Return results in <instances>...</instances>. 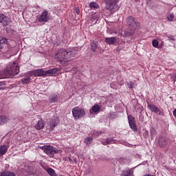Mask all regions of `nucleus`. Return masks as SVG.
Wrapping results in <instances>:
<instances>
[{
  "mask_svg": "<svg viewBox=\"0 0 176 176\" xmlns=\"http://www.w3.org/2000/svg\"><path fill=\"white\" fill-rule=\"evenodd\" d=\"M78 54V48H69L67 50L65 49H60L56 51L54 58L56 61H59L60 64H66L69 61H71L72 58L75 57Z\"/></svg>",
  "mask_w": 176,
  "mask_h": 176,
  "instance_id": "obj_1",
  "label": "nucleus"
},
{
  "mask_svg": "<svg viewBox=\"0 0 176 176\" xmlns=\"http://www.w3.org/2000/svg\"><path fill=\"white\" fill-rule=\"evenodd\" d=\"M0 52L12 54V47L8 42V38L3 37L0 39Z\"/></svg>",
  "mask_w": 176,
  "mask_h": 176,
  "instance_id": "obj_2",
  "label": "nucleus"
},
{
  "mask_svg": "<svg viewBox=\"0 0 176 176\" xmlns=\"http://www.w3.org/2000/svg\"><path fill=\"white\" fill-rule=\"evenodd\" d=\"M126 24L129 30H137V28L141 27V25L138 22L137 19L133 16H129L126 18Z\"/></svg>",
  "mask_w": 176,
  "mask_h": 176,
  "instance_id": "obj_3",
  "label": "nucleus"
},
{
  "mask_svg": "<svg viewBox=\"0 0 176 176\" xmlns=\"http://www.w3.org/2000/svg\"><path fill=\"white\" fill-rule=\"evenodd\" d=\"M40 149H41V151H43L44 153H46V155H47V156H49L50 157H54V155L58 153V149L50 145L40 146Z\"/></svg>",
  "mask_w": 176,
  "mask_h": 176,
  "instance_id": "obj_4",
  "label": "nucleus"
},
{
  "mask_svg": "<svg viewBox=\"0 0 176 176\" xmlns=\"http://www.w3.org/2000/svg\"><path fill=\"white\" fill-rule=\"evenodd\" d=\"M19 71H20L19 64L14 62L13 63H10L7 65L6 72L9 74V75L14 76V75H17V74H19Z\"/></svg>",
  "mask_w": 176,
  "mask_h": 176,
  "instance_id": "obj_5",
  "label": "nucleus"
},
{
  "mask_svg": "<svg viewBox=\"0 0 176 176\" xmlns=\"http://www.w3.org/2000/svg\"><path fill=\"white\" fill-rule=\"evenodd\" d=\"M72 112L75 120H78V119H80L86 115L85 110L79 107L73 108Z\"/></svg>",
  "mask_w": 176,
  "mask_h": 176,
  "instance_id": "obj_6",
  "label": "nucleus"
},
{
  "mask_svg": "<svg viewBox=\"0 0 176 176\" xmlns=\"http://www.w3.org/2000/svg\"><path fill=\"white\" fill-rule=\"evenodd\" d=\"M106 9L116 12L119 10V6L118 5V0H107L106 1Z\"/></svg>",
  "mask_w": 176,
  "mask_h": 176,
  "instance_id": "obj_7",
  "label": "nucleus"
},
{
  "mask_svg": "<svg viewBox=\"0 0 176 176\" xmlns=\"http://www.w3.org/2000/svg\"><path fill=\"white\" fill-rule=\"evenodd\" d=\"M38 23H47L50 20L49 12L46 10L43 11L40 15L37 16Z\"/></svg>",
  "mask_w": 176,
  "mask_h": 176,
  "instance_id": "obj_8",
  "label": "nucleus"
},
{
  "mask_svg": "<svg viewBox=\"0 0 176 176\" xmlns=\"http://www.w3.org/2000/svg\"><path fill=\"white\" fill-rule=\"evenodd\" d=\"M10 23H12V21L9 16H7L4 14H0V23L2 24L3 27H8Z\"/></svg>",
  "mask_w": 176,
  "mask_h": 176,
  "instance_id": "obj_9",
  "label": "nucleus"
},
{
  "mask_svg": "<svg viewBox=\"0 0 176 176\" xmlns=\"http://www.w3.org/2000/svg\"><path fill=\"white\" fill-rule=\"evenodd\" d=\"M128 120L131 129H132L133 131H137L138 129H137V124H135V118L133 117V116L129 115Z\"/></svg>",
  "mask_w": 176,
  "mask_h": 176,
  "instance_id": "obj_10",
  "label": "nucleus"
},
{
  "mask_svg": "<svg viewBox=\"0 0 176 176\" xmlns=\"http://www.w3.org/2000/svg\"><path fill=\"white\" fill-rule=\"evenodd\" d=\"M128 120L131 129H132L133 131H137L138 129H137V124H135V118L133 117V116L129 115Z\"/></svg>",
  "mask_w": 176,
  "mask_h": 176,
  "instance_id": "obj_11",
  "label": "nucleus"
},
{
  "mask_svg": "<svg viewBox=\"0 0 176 176\" xmlns=\"http://www.w3.org/2000/svg\"><path fill=\"white\" fill-rule=\"evenodd\" d=\"M168 144V139L166 136H160L158 140V145L160 148H166Z\"/></svg>",
  "mask_w": 176,
  "mask_h": 176,
  "instance_id": "obj_12",
  "label": "nucleus"
},
{
  "mask_svg": "<svg viewBox=\"0 0 176 176\" xmlns=\"http://www.w3.org/2000/svg\"><path fill=\"white\" fill-rule=\"evenodd\" d=\"M147 108H148V109H150V111L151 112H153L154 113H157V112H159V115H162V111L160 110V109L149 103V102H147Z\"/></svg>",
  "mask_w": 176,
  "mask_h": 176,
  "instance_id": "obj_13",
  "label": "nucleus"
},
{
  "mask_svg": "<svg viewBox=\"0 0 176 176\" xmlns=\"http://www.w3.org/2000/svg\"><path fill=\"white\" fill-rule=\"evenodd\" d=\"M32 73H33V75L34 76H43V78L46 76V72H45L43 69L34 70V72H32Z\"/></svg>",
  "mask_w": 176,
  "mask_h": 176,
  "instance_id": "obj_14",
  "label": "nucleus"
},
{
  "mask_svg": "<svg viewBox=\"0 0 176 176\" xmlns=\"http://www.w3.org/2000/svg\"><path fill=\"white\" fill-rule=\"evenodd\" d=\"M121 176H134V170L133 168H126L122 170Z\"/></svg>",
  "mask_w": 176,
  "mask_h": 176,
  "instance_id": "obj_15",
  "label": "nucleus"
},
{
  "mask_svg": "<svg viewBox=\"0 0 176 176\" xmlns=\"http://www.w3.org/2000/svg\"><path fill=\"white\" fill-rule=\"evenodd\" d=\"M136 29H129L128 28L127 30H124V36H133L134 34H135Z\"/></svg>",
  "mask_w": 176,
  "mask_h": 176,
  "instance_id": "obj_16",
  "label": "nucleus"
},
{
  "mask_svg": "<svg viewBox=\"0 0 176 176\" xmlns=\"http://www.w3.org/2000/svg\"><path fill=\"white\" fill-rule=\"evenodd\" d=\"M49 100L50 104H54V102H57V101H58V95L56 94H51Z\"/></svg>",
  "mask_w": 176,
  "mask_h": 176,
  "instance_id": "obj_17",
  "label": "nucleus"
},
{
  "mask_svg": "<svg viewBox=\"0 0 176 176\" xmlns=\"http://www.w3.org/2000/svg\"><path fill=\"white\" fill-rule=\"evenodd\" d=\"M57 72H58V68H53L51 69H49L47 71L45 72V75L46 76H52V75H54L56 74H57Z\"/></svg>",
  "mask_w": 176,
  "mask_h": 176,
  "instance_id": "obj_18",
  "label": "nucleus"
},
{
  "mask_svg": "<svg viewBox=\"0 0 176 176\" xmlns=\"http://www.w3.org/2000/svg\"><path fill=\"white\" fill-rule=\"evenodd\" d=\"M9 122V117L6 116H0V126L3 124H6Z\"/></svg>",
  "mask_w": 176,
  "mask_h": 176,
  "instance_id": "obj_19",
  "label": "nucleus"
},
{
  "mask_svg": "<svg viewBox=\"0 0 176 176\" xmlns=\"http://www.w3.org/2000/svg\"><path fill=\"white\" fill-rule=\"evenodd\" d=\"M34 127L36 130H42L43 127H45V124L43 123V120H40L38 122L34 125Z\"/></svg>",
  "mask_w": 176,
  "mask_h": 176,
  "instance_id": "obj_20",
  "label": "nucleus"
},
{
  "mask_svg": "<svg viewBox=\"0 0 176 176\" xmlns=\"http://www.w3.org/2000/svg\"><path fill=\"white\" fill-rule=\"evenodd\" d=\"M105 43H108V45H113L116 43V38L115 37H107L104 40Z\"/></svg>",
  "mask_w": 176,
  "mask_h": 176,
  "instance_id": "obj_21",
  "label": "nucleus"
},
{
  "mask_svg": "<svg viewBox=\"0 0 176 176\" xmlns=\"http://www.w3.org/2000/svg\"><path fill=\"white\" fill-rule=\"evenodd\" d=\"M90 46H91V50H92V52H96V50H97V49L98 47V43L96 42V41H92L90 43Z\"/></svg>",
  "mask_w": 176,
  "mask_h": 176,
  "instance_id": "obj_22",
  "label": "nucleus"
},
{
  "mask_svg": "<svg viewBox=\"0 0 176 176\" xmlns=\"http://www.w3.org/2000/svg\"><path fill=\"white\" fill-rule=\"evenodd\" d=\"M8 152V146L6 145H2L0 146V155H3Z\"/></svg>",
  "mask_w": 176,
  "mask_h": 176,
  "instance_id": "obj_23",
  "label": "nucleus"
},
{
  "mask_svg": "<svg viewBox=\"0 0 176 176\" xmlns=\"http://www.w3.org/2000/svg\"><path fill=\"white\" fill-rule=\"evenodd\" d=\"M46 171H47V174H49V175H50V176H58V175H57V173H56V171L54 170V169H53L52 168H47Z\"/></svg>",
  "mask_w": 176,
  "mask_h": 176,
  "instance_id": "obj_24",
  "label": "nucleus"
},
{
  "mask_svg": "<svg viewBox=\"0 0 176 176\" xmlns=\"http://www.w3.org/2000/svg\"><path fill=\"white\" fill-rule=\"evenodd\" d=\"M57 126V123H56V121L52 120L50 122V126H48V129L50 131H53L54 130V128Z\"/></svg>",
  "mask_w": 176,
  "mask_h": 176,
  "instance_id": "obj_25",
  "label": "nucleus"
},
{
  "mask_svg": "<svg viewBox=\"0 0 176 176\" xmlns=\"http://www.w3.org/2000/svg\"><path fill=\"white\" fill-rule=\"evenodd\" d=\"M100 105L98 104H94L93 107H92V109L90 111V112H94V113H98V112H100Z\"/></svg>",
  "mask_w": 176,
  "mask_h": 176,
  "instance_id": "obj_26",
  "label": "nucleus"
},
{
  "mask_svg": "<svg viewBox=\"0 0 176 176\" xmlns=\"http://www.w3.org/2000/svg\"><path fill=\"white\" fill-rule=\"evenodd\" d=\"M89 8L91 9H92V10H96V9H98V8H100V6H98V4L96 2H91L89 3Z\"/></svg>",
  "mask_w": 176,
  "mask_h": 176,
  "instance_id": "obj_27",
  "label": "nucleus"
},
{
  "mask_svg": "<svg viewBox=\"0 0 176 176\" xmlns=\"http://www.w3.org/2000/svg\"><path fill=\"white\" fill-rule=\"evenodd\" d=\"M150 133L151 138H153V137L157 135V131H156V129L155 127H151L150 129Z\"/></svg>",
  "mask_w": 176,
  "mask_h": 176,
  "instance_id": "obj_28",
  "label": "nucleus"
},
{
  "mask_svg": "<svg viewBox=\"0 0 176 176\" xmlns=\"http://www.w3.org/2000/svg\"><path fill=\"white\" fill-rule=\"evenodd\" d=\"M30 81H31V77H30V76H28L21 80V82L23 85H27V83H30Z\"/></svg>",
  "mask_w": 176,
  "mask_h": 176,
  "instance_id": "obj_29",
  "label": "nucleus"
},
{
  "mask_svg": "<svg viewBox=\"0 0 176 176\" xmlns=\"http://www.w3.org/2000/svg\"><path fill=\"white\" fill-rule=\"evenodd\" d=\"M1 176H16V175L14 173H13L12 172L7 170L5 172H2Z\"/></svg>",
  "mask_w": 176,
  "mask_h": 176,
  "instance_id": "obj_30",
  "label": "nucleus"
},
{
  "mask_svg": "<svg viewBox=\"0 0 176 176\" xmlns=\"http://www.w3.org/2000/svg\"><path fill=\"white\" fill-rule=\"evenodd\" d=\"M106 144H107V145H109L110 144H115V140L112 138H107L106 139Z\"/></svg>",
  "mask_w": 176,
  "mask_h": 176,
  "instance_id": "obj_31",
  "label": "nucleus"
},
{
  "mask_svg": "<svg viewBox=\"0 0 176 176\" xmlns=\"http://www.w3.org/2000/svg\"><path fill=\"white\" fill-rule=\"evenodd\" d=\"M91 141H93L92 138H87L85 140V142L87 145H89V144H90L91 142Z\"/></svg>",
  "mask_w": 176,
  "mask_h": 176,
  "instance_id": "obj_32",
  "label": "nucleus"
},
{
  "mask_svg": "<svg viewBox=\"0 0 176 176\" xmlns=\"http://www.w3.org/2000/svg\"><path fill=\"white\" fill-rule=\"evenodd\" d=\"M152 44L153 47H157V46H159V41H157V40H153Z\"/></svg>",
  "mask_w": 176,
  "mask_h": 176,
  "instance_id": "obj_33",
  "label": "nucleus"
},
{
  "mask_svg": "<svg viewBox=\"0 0 176 176\" xmlns=\"http://www.w3.org/2000/svg\"><path fill=\"white\" fill-rule=\"evenodd\" d=\"M126 158L122 157V158H119L118 162L121 164H123V163H126Z\"/></svg>",
  "mask_w": 176,
  "mask_h": 176,
  "instance_id": "obj_34",
  "label": "nucleus"
},
{
  "mask_svg": "<svg viewBox=\"0 0 176 176\" xmlns=\"http://www.w3.org/2000/svg\"><path fill=\"white\" fill-rule=\"evenodd\" d=\"M165 35L168 38L169 41H175V37L174 36H168L167 33Z\"/></svg>",
  "mask_w": 176,
  "mask_h": 176,
  "instance_id": "obj_35",
  "label": "nucleus"
},
{
  "mask_svg": "<svg viewBox=\"0 0 176 176\" xmlns=\"http://www.w3.org/2000/svg\"><path fill=\"white\" fill-rule=\"evenodd\" d=\"M74 12L75 13H76L77 14H80V10L79 9V8L76 7L74 8Z\"/></svg>",
  "mask_w": 176,
  "mask_h": 176,
  "instance_id": "obj_36",
  "label": "nucleus"
},
{
  "mask_svg": "<svg viewBox=\"0 0 176 176\" xmlns=\"http://www.w3.org/2000/svg\"><path fill=\"white\" fill-rule=\"evenodd\" d=\"M173 19H174V16L170 15V16L168 17V21H173Z\"/></svg>",
  "mask_w": 176,
  "mask_h": 176,
  "instance_id": "obj_37",
  "label": "nucleus"
},
{
  "mask_svg": "<svg viewBox=\"0 0 176 176\" xmlns=\"http://www.w3.org/2000/svg\"><path fill=\"white\" fill-rule=\"evenodd\" d=\"M32 72H34V71H31V72H28V74H29V75H30V76H32L34 75V73H32Z\"/></svg>",
  "mask_w": 176,
  "mask_h": 176,
  "instance_id": "obj_38",
  "label": "nucleus"
},
{
  "mask_svg": "<svg viewBox=\"0 0 176 176\" xmlns=\"http://www.w3.org/2000/svg\"><path fill=\"white\" fill-rule=\"evenodd\" d=\"M173 116L176 118V109L173 111Z\"/></svg>",
  "mask_w": 176,
  "mask_h": 176,
  "instance_id": "obj_39",
  "label": "nucleus"
},
{
  "mask_svg": "<svg viewBox=\"0 0 176 176\" xmlns=\"http://www.w3.org/2000/svg\"><path fill=\"white\" fill-rule=\"evenodd\" d=\"M133 87H134V86L133 85H129V89H133Z\"/></svg>",
  "mask_w": 176,
  "mask_h": 176,
  "instance_id": "obj_40",
  "label": "nucleus"
},
{
  "mask_svg": "<svg viewBox=\"0 0 176 176\" xmlns=\"http://www.w3.org/2000/svg\"><path fill=\"white\" fill-rule=\"evenodd\" d=\"M101 144L102 145H108V144H107V142H101Z\"/></svg>",
  "mask_w": 176,
  "mask_h": 176,
  "instance_id": "obj_41",
  "label": "nucleus"
},
{
  "mask_svg": "<svg viewBox=\"0 0 176 176\" xmlns=\"http://www.w3.org/2000/svg\"><path fill=\"white\" fill-rule=\"evenodd\" d=\"M5 85V83H3V82H0V87H1V86H3Z\"/></svg>",
  "mask_w": 176,
  "mask_h": 176,
  "instance_id": "obj_42",
  "label": "nucleus"
},
{
  "mask_svg": "<svg viewBox=\"0 0 176 176\" xmlns=\"http://www.w3.org/2000/svg\"><path fill=\"white\" fill-rule=\"evenodd\" d=\"M0 176H2V173H0Z\"/></svg>",
  "mask_w": 176,
  "mask_h": 176,
  "instance_id": "obj_43",
  "label": "nucleus"
},
{
  "mask_svg": "<svg viewBox=\"0 0 176 176\" xmlns=\"http://www.w3.org/2000/svg\"><path fill=\"white\" fill-rule=\"evenodd\" d=\"M118 52H119V48H117Z\"/></svg>",
  "mask_w": 176,
  "mask_h": 176,
  "instance_id": "obj_44",
  "label": "nucleus"
},
{
  "mask_svg": "<svg viewBox=\"0 0 176 176\" xmlns=\"http://www.w3.org/2000/svg\"><path fill=\"white\" fill-rule=\"evenodd\" d=\"M135 1H138V0H135Z\"/></svg>",
  "mask_w": 176,
  "mask_h": 176,
  "instance_id": "obj_45",
  "label": "nucleus"
}]
</instances>
